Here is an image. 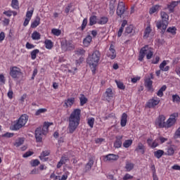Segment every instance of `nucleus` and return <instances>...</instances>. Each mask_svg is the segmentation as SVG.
Listing matches in <instances>:
<instances>
[{
    "instance_id": "nucleus-14",
    "label": "nucleus",
    "mask_w": 180,
    "mask_h": 180,
    "mask_svg": "<svg viewBox=\"0 0 180 180\" xmlns=\"http://www.w3.org/2000/svg\"><path fill=\"white\" fill-rule=\"evenodd\" d=\"M135 151L136 153H141V154H144L146 153V146L142 144L141 142H139L135 149Z\"/></svg>"
},
{
    "instance_id": "nucleus-64",
    "label": "nucleus",
    "mask_w": 180,
    "mask_h": 180,
    "mask_svg": "<svg viewBox=\"0 0 180 180\" xmlns=\"http://www.w3.org/2000/svg\"><path fill=\"white\" fill-rule=\"evenodd\" d=\"M0 82L5 84V76L4 75H0Z\"/></svg>"
},
{
    "instance_id": "nucleus-53",
    "label": "nucleus",
    "mask_w": 180,
    "mask_h": 180,
    "mask_svg": "<svg viewBox=\"0 0 180 180\" xmlns=\"http://www.w3.org/2000/svg\"><path fill=\"white\" fill-rule=\"evenodd\" d=\"M60 161L62 162V164H65L67 162L70 161V159L67 156H63L60 158Z\"/></svg>"
},
{
    "instance_id": "nucleus-10",
    "label": "nucleus",
    "mask_w": 180,
    "mask_h": 180,
    "mask_svg": "<svg viewBox=\"0 0 180 180\" xmlns=\"http://www.w3.org/2000/svg\"><path fill=\"white\" fill-rule=\"evenodd\" d=\"M155 124L159 127V129H164L165 128V126L167 124V122H165V116L161 115H159V117L155 120Z\"/></svg>"
},
{
    "instance_id": "nucleus-15",
    "label": "nucleus",
    "mask_w": 180,
    "mask_h": 180,
    "mask_svg": "<svg viewBox=\"0 0 180 180\" xmlns=\"http://www.w3.org/2000/svg\"><path fill=\"white\" fill-rule=\"evenodd\" d=\"M123 139V136H116V140L114 142L115 148H120L122 147V140Z\"/></svg>"
},
{
    "instance_id": "nucleus-47",
    "label": "nucleus",
    "mask_w": 180,
    "mask_h": 180,
    "mask_svg": "<svg viewBox=\"0 0 180 180\" xmlns=\"http://www.w3.org/2000/svg\"><path fill=\"white\" fill-rule=\"evenodd\" d=\"M30 165L32 167H37V166L40 165V161H39V160H37V159L32 160L30 162Z\"/></svg>"
},
{
    "instance_id": "nucleus-20",
    "label": "nucleus",
    "mask_w": 180,
    "mask_h": 180,
    "mask_svg": "<svg viewBox=\"0 0 180 180\" xmlns=\"http://www.w3.org/2000/svg\"><path fill=\"white\" fill-rule=\"evenodd\" d=\"M127 124V114L124 112L121 117L120 125L122 127H124Z\"/></svg>"
},
{
    "instance_id": "nucleus-29",
    "label": "nucleus",
    "mask_w": 180,
    "mask_h": 180,
    "mask_svg": "<svg viewBox=\"0 0 180 180\" xmlns=\"http://www.w3.org/2000/svg\"><path fill=\"white\" fill-rule=\"evenodd\" d=\"M167 91V85H163L157 92L158 96L160 98H162L164 96V92Z\"/></svg>"
},
{
    "instance_id": "nucleus-37",
    "label": "nucleus",
    "mask_w": 180,
    "mask_h": 180,
    "mask_svg": "<svg viewBox=\"0 0 180 180\" xmlns=\"http://www.w3.org/2000/svg\"><path fill=\"white\" fill-rule=\"evenodd\" d=\"M40 53V51L39 49H34L31 52V58L32 60H36V58L37 57V54Z\"/></svg>"
},
{
    "instance_id": "nucleus-5",
    "label": "nucleus",
    "mask_w": 180,
    "mask_h": 180,
    "mask_svg": "<svg viewBox=\"0 0 180 180\" xmlns=\"http://www.w3.org/2000/svg\"><path fill=\"white\" fill-rule=\"evenodd\" d=\"M28 120L29 116H27V115H22L17 120L16 123H15L13 126L11 128V130H19L22 129V127H23L26 124V123H27Z\"/></svg>"
},
{
    "instance_id": "nucleus-24",
    "label": "nucleus",
    "mask_w": 180,
    "mask_h": 180,
    "mask_svg": "<svg viewBox=\"0 0 180 180\" xmlns=\"http://www.w3.org/2000/svg\"><path fill=\"white\" fill-rule=\"evenodd\" d=\"M94 166V159L91 158L89 160L88 163L85 166V172H88V171H91V169Z\"/></svg>"
},
{
    "instance_id": "nucleus-40",
    "label": "nucleus",
    "mask_w": 180,
    "mask_h": 180,
    "mask_svg": "<svg viewBox=\"0 0 180 180\" xmlns=\"http://www.w3.org/2000/svg\"><path fill=\"white\" fill-rule=\"evenodd\" d=\"M133 168H134V164L133 163L127 162L125 165V169H127V172H130V171H131Z\"/></svg>"
},
{
    "instance_id": "nucleus-27",
    "label": "nucleus",
    "mask_w": 180,
    "mask_h": 180,
    "mask_svg": "<svg viewBox=\"0 0 180 180\" xmlns=\"http://www.w3.org/2000/svg\"><path fill=\"white\" fill-rule=\"evenodd\" d=\"M39 25H40V17L37 16L35 20L31 24V27L32 29H34L37 27Z\"/></svg>"
},
{
    "instance_id": "nucleus-61",
    "label": "nucleus",
    "mask_w": 180,
    "mask_h": 180,
    "mask_svg": "<svg viewBox=\"0 0 180 180\" xmlns=\"http://www.w3.org/2000/svg\"><path fill=\"white\" fill-rule=\"evenodd\" d=\"M4 40H5V32H1L0 33V43H2V41H4Z\"/></svg>"
},
{
    "instance_id": "nucleus-8",
    "label": "nucleus",
    "mask_w": 180,
    "mask_h": 180,
    "mask_svg": "<svg viewBox=\"0 0 180 180\" xmlns=\"http://www.w3.org/2000/svg\"><path fill=\"white\" fill-rule=\"evenodd\" d=\"M10 75L13 79L19 78L22 75V70L20 68L13 66L10 68Z\"/></svg>"
},
{
    "instance_id": "nucleus-23",
    "label": "nucleus",
    "mask_w": 180,
    "mask_h": 180,
    "mask_svg": "<svg viewBox=\"0 0 180 180\" xmlns=\"http://www.w3.org/2000/svg\"><path fill=\"white\" fill-rule=\"evenodd\" d=\"M91 41H92V37L91 35H87L83 40V44L85 47H88V46L91 44Z\"/></svg>"
},
{
    "instance_id": "nucleus-2",
    "label": "nucleus",
    "mask_w": 180,
    "mask_h": 180,
    "mask_svg": "<svg viewBox=\"0 0 180 180\" xmlns=\"http://www.w3.org/2000/svg\"><path fill=\"white\" fill-rule=\"evenodd\" d=\"M101 60V52L96 50L91 55H89L87 58V63L90 65V68L94 75L96 74V67Z\"/></svg>"
},
{
    "instance_id": "nucleus-56",
    "label": "nucleus",
    "mask_w": 180,
    "mask_h": 180,
    "mask_svg": "<svg viewBox=\"0 0 180 180\" xmlns=\"http://www.w3.org/2000/svg\"><path fill=\"white\" fill-rule=\"evenodd\" d=\"M34 153L32 151H27L26 152L22 157L24 158H27V157H30V155H33Z\"/></svg>"
},
{
    "instance_id": "nucleus-58",
    "label": "nucleus",
    "mask_w": 180,
    "mask_h": 180,
    "mask_svg": "<svg viewBox=\"0 0 180 180\" xmlns=\"http://www.w3.org/2000/svg\"><path fill=\"white\" fill-rule=\"evenodd\" d=\"M2 137H7V139L13 137V133L6 132V134L2 135Z\"/></svg>"
},
{
    "instance_id": "nucleus-21",
    "label": "nucleus",
    "mask_w": 180,
    "mask_h": 180,
    "mask_svg": "<svg viewBox=\"0 0 180 180\" xmlns=\"http://www.w3.org/2000/svg\"><path fill=\"white\" fill-rule=\"evenodd\" d=\"M74 102H75V98L72 97L68 98L65 101V104L63 106H65V108H69V106L71 107L72 105H74Z\"/></svg>"
},
{
    "instance_id": "nucleus-9",
    "label": "nucleus",
    "mask_w": 180,
    "mask_h": 180,
    "mask_svg": "<svg viewBox=\"0 0 180 180\" xmlns=\"http://www.w3.org/2000/svg\"><path fill=\"white\" fill-rule=\"evenodd\" d=\"M150 50L151 48L148 47V45H146L145 46L142 47L139 52V60L143 61V60H144V57H146V55H148Z\"/></svg>"
},
{
    "instance_id": "nucleus-6",
    "label": "nucleus",
    "mask_w": 180,
    "mask_h": 180,
    "mask_svg": "<svg viewBox=\"0 0 180 180\" xmlns=\"http://www.w3.org/2000/svg\"><path fill=\"white\" fill-rule=\"evenodd\" d=\"M61 49L63 51H71L74 50V44L72 41H67V39H62L60 41Z\"/></svg>"
},
{
    "instance_id": "nucleus-59",
    "label": "nucleus",
    "mask_w": 180,
    "mask_h": 180,
    "mask_svg": "<svg viewBox=\"0 0 180 180\" xmlns=\"http://www.w3.org/2000/svg\"><path fill=\"white\" fill-rule=\"evenodd\" d=\"M129 179H133V176L130 175L129 174H126L123 177V180H129Z\"/></svg>"
},
{
    "instance_id": "nucleus-50",
    "label": "nucleus",
    "mask_w": 180,
    "mask_h": 180,
    "mask_svg": "<svg viewBox=\"0 0 180 180\" xmlns=\"http://www.w3.org/2000/svg\"><path fill=\"white\" fill-rule=\"evenodd\" d=\"M45 112H47V109L40 108L37 110V112H35V115L39 116V115H41V113H45Z\"/></svg>"
},
{
    "instance_id": "nucleus-43",
    "label": "nucleus",
    "mask_w": 180,
    "mask_h": 180,
    "mask_svg": "<svg viewBox=\"0 0 180 180\" xmlns=\"http://www.w3.org/2000/svg\"><path fill=\"white\" fill-rule=\"evenodd\" d=\"M95 123V118L90 117L87 120V124H89V127L92 129L94 127V124Z\"/></svg>"
},
{
    "instance_id": "nucleus-54",
    "label": "nucleus",
    "mask_w": 180,
    "mask_h": 180,
    "mask_svg": "<svg viewBox=\"0 0 180 180\" xmlns=\"http://www.w3.org/2000/svg\"><path fill=\"white\" fill-rule=\"evenodd\" d=\"M172 100H173V102H180V97L176 94L173 95Z\"/></svg>"
},
{
    "instance_id": "nucleus-52",
    "label": "nucleus",
    "mask_w": 180,
    "mask_h": 180,
    "mask_svg": "<svg viewBox=\"0 0 180 180\" xmlns=\"http://www.w3.org/2000/svg\"><path fill=\"white\" fill-rule=\"evenodd\" d=\"M153 56H154V52L150 49L146 55L147 60H151V58H153Z\"/></svg>"
},
{
    "instance_id": "nucleus-19",
    "label": "nucleus",
    "mask_w": 180,
    "mask_h": 180,
    "mask_svg": "<svg viewBox=\"0 0 180 180\" xmlns=\"http://www.w3.org/2000/svg\"><path fill=\"white\" fill-rule=\"evenodd\" d=\"M147 143H148V146H150V147L151 148H155L156 147H158V146H159V144H158V139H156V140H155L153 142V139H148L147 140Z\"/></svg>"
},
{
    "instance_id": "nucleus-30",
    "label": "nucleus",
    "mask_w": 180,
    "mask_h": 180,
    "mask_svg": "<svg viewBox=\"0 0 180 180\" xmlns=\"http://www.w3.org/2000/svg\"><path fill=\"white\" fill-rule=\"evenodd\" d=\"M45 47L46 49H48V50H51L53 49V41L50 39H46L44 41Z\"/></svg>"
},
{
    "instance_id": "nucleus-48",
    "label": "nucleus",
    "mask_w": 180,
    "mask_h": 180,
    "mask_svg": "<svg viewBox=\"0 0 180 180\" xmlns=\"http://www.w3.org/2000/svg\"><path fill=\"white\" fill-rule=\"evenodd\" d=\"M88 25V18H84L83 20L82 26H81V30L84 31L85 30V28L86 27V25Z\"/></svg>"
},
{
    "instance_id": "nucleus-63",
    "label": "nucleus",
    "mask_w": 180,
    "mask_h": 180,
    "mask_svg": "<svg viewBox=\"0 0 180 180\" xmlns=\"http://www.w3.org/2000/svg\"><path fill=\"white\" fill-rule=\"evenodd\" d=\"M29 22H30V18H25L23 23V26H27L29 25Z\"/></svg>"
},
{
    "instance_id": "nucleus-42",
    "label": "nucleus",
    "mask_w": 180,
    "mask_h": 180,
    "mask_svg": "<svg viewBox=\"0 0 180 180\" xmlns=\"http://www.w3.org/2000/svg\"><path fill=\"white\" fill-rule=\"evenodd\" d=\"M115 83L117 84V88H119V89L124 90L126 89V86H124L123 82L115 80Z\"/></svg>"
},
{
    "instance_id": "nucleus-44",
    "label": "nucleus",
    "mask_w": 180,
    "mask_h": 180,
    "mask_svg": "<svg viewBox=\"0 0 180 180\" xmlns=\"http://www.w3.org/2000/svg\"><path fill=\"white\" fill-rule=\"evenodd\" d=\"M11 6H12V8H13V9H18L19 8V1L18 0H12Z\"/></svg>"
},
{
    "instance_id": "nucleus-36",
    "label": "nucleus",
    "mask_w": 180,
    "mask_h": 180,
    "mask_svg": "<svg viewBox=\"0 0 180 180\" xmlns=\"http://www.w3.org/2000/svg\"><path fill=\"white\" fill-rule=\"evenodd\" d=\"M132 144H133L132 139L125 140L124 142L123 143V147H124V148H129V147H130V146H131Z\"/></svg>"
},
{
    "instance_id": "nucleus-60",
    "label": "nucleus",
    "mask_w": 180,
    "mask_h": 180,
    "mask_svg": "<svg viewBox=\"0 0 180 180\" xmlns=\"http://www.w3.org/2000/svg\"><path fill=\"white\" fill-rule=\"evenodd\" d=\"M71 8H72V4H69L68 6H67L65 8V13H70V11L71 10Z\"/></svg>"
},
{
    "instance_id": "nucleus-55",
    "label": "nucleus",
    "mask_w": 180,
    "mask_h": 180,
    "mask_svg": "<svg viewBox=\"0 0 180 180\" xmlns=\"http://www.w3.org/2000/svg\"><path fill=\"white\" fill-rule=\"evenodd\" d=\"M32 16H33V10L27 11L26 18L28 19H32Z\"/></svg>"
},
{
    "instance_id": "nucleus-35",
    "label": "nucleus",
    "mask_w": 180,
    "mask_h": 180,
    "mask_svg": "<svg viewBox=\"0 0 180 180\" xmlns=\"http://www.w3.org/2000/svg\"><path fill=\"white\" fill-rule=\"evenodd\" d=\"M164 155V150H158L157 151L154 152V156L159 160Z\"/></svg>"
},
{
    "instance_id": "nucleus-22",
    "label": "nucleus",
    "mask_w": 180,
    "mask_h": 180,
    "mask_svg": "<svg viewBox=\"0 0 180 180\" xmlns=\"http://www.w3.org/2000/svg\"><path fill=\"white\" fill-rule=\"evenodd\" d=\"M109 50L111 54L109 55L108 57H110L111 60H115V58H116V50H115V46H113V44L110 45Z\"/></svg>"
},
{
    "instance_id": "nucleus-4",
    "label": "nucleus",
    "mask_w": 180,
    "mask_h": 180,
    "mask_svg": "<svg viewBox=\"0 0 180 180\" xmlns=\"http://www.w3.org/2000/svg\"><path fill=\"white\" fill-rule=\"evenodd\" d=\"M160 15L162 20L158 21L156 26L158 29H161V27H162L160 33L164 34L165 33V30H167V27H168V20H169V16L165 11H162L160 13Z\"/></svg>"
},
{
    "instance_id": "nucleus-3",
    "label": "nucleus",
    "mask_w": 180,
    "mask_h": 180,
    "mask_svg": "<svg viewBox=\"0 0 180 180\" xmlns=\"http://www.w3.org/2000/svg\"><path fill=\"white\" fill-rule=\"evenodd\" d=\"M50 122L44 123L43 127H38L35 130V139L37 143H41L43 141V136H46L49 133V127H50Z\"/></svg>"
},
{
    "instance_id": "nucleus-18",
    "label": "nucleus",
    "mask_w": 180,
    "mask_h": 180,
    "mask_svg": "<svg viewBox=\"0 0 180 180\" xmlns=\"http://www.w3.org/2000/svg\"><path fill=\"white\" fill-rule=\"evenodd\" d=\"M178 4H179V1H172L170 4L167 5V9H169L170 13L174 12V9L176 6H178Z\"/></svg>"
},
{
    "instance_id": "nucleus-26",
    "label": "nucleus",
    "mask_w": 180,
    "mask_h": 180,
    "mask_svg": "<svg viewBox=\"0 0 180 180\" xmlns=\"http://www.w3.org/2000/svg\"><path fill=\"white\" fill-rule=\"evenodd\" d=\"M48 155H50V151L45 150V151H43L41 153V155L39 156V158L42 161H47L49 160V158H46V157H47Z\"/></svg>"
},
{
    "instance_id": "nucleus-28",
    "label": "nucleus",
    "mask_w": 180,
    "mask_h": 180,
    "mask_svg": "<svg viewBox=\"0 0 180 180\" xmlns=\"http://www.w3.org/2000/svg\"><path fill=\"white\" fill-rule=\"evenodd\" d=\"M167 65V60H163L162 63L160 65V71H169V66H166Z\"/></svg>"
},
{
    "instance_id": "nucleus-57",
    "label": "nucleus",
    "mask_w": 180,
    "mask_h": 180,
    "mask_svg": "<svg viewBox=\"0 0 180 180\" xmlns=\"http://www.w3.org/2000/svg\"><path fill=\"white\" fill-rule=\"evenodd\" d=\"M76 54L77 56H83V54H85V50H84V49H78L76 51Z\"/></svg>"
},
{
    "instance_id": "nucleus-7",
    "label": "nucleus",
    "mask_w": 180,
    "mask_h": 180,
    "mask_svg": "<svg viewBox=\"0 0 180 180\" xmlns=\"http://www.w3.org/2000/svg\"><path fill=\"white\" fill-rule=\"evenodd\" d=\"M178 112H174L172 114L166 122L165 129H169V127H172V126L176 123V117H178Z\"/></svg>"
},
{
    "instance_id": "nucleus-11",
    "label": "nucleus",
    "mask_w": 180,
    "mask_h": 180,
    "mask_svg": "<svg viewBox=\"0 0 180 180\" xmlns=\"http://www.w3.org/2000/svg\"><path fill=\"white\" fill-rule=\"evenodd\" d=\"M126 12V6H124V3L120 2L117 6V16H120V18H122V15Z\"/></svg>"
},
{
    "instance_id": "nucleus-25",
    "label": "nucleus",
    "mask_w": 180,
    "mask_h": 180,
    "mask_svg": "<svg viewBox=\"0 0 180 180\" xmlns=\"http://www.w3.org/2000/svg\"><path fill=\"white\" fill-rule=\"evenodd\" d=\"M116 3V0H110L109 4L110 9V15H113L115 13V4Z\"/></svg>"
},
{
    "instance_id": "nucleus-16",
    "label": "nucleus",
    "mask_w": 180,
    "mask_h": 180,
    "mask_svg": "<svg viewBox=\"0 0 180 180\" xmlns=\"http://www.w3.org/2000/svg\"><path fill=\"white\" fill-rule=\"evenodd\" d=\"M105 157V161H116L119 160V155L115 154H108Z\"/></svg>"
},
{
    "instance_id": "nucleus-17",
    "label": "nucleus",
    "mask_w": 180,
    "mask_h": 180,
    "mask_svg": "<svg viewBox=\"0 0 180 180\" xmlns=\"http://www.w3.org/2000/svg\"><path fill=\"white\" fill-rule=\"evenodd\" d=\"M105 99L106 101H110L112 98H113V91H112V89L108 88L106 89L105 92Z\"/></svg>"
},
{
    "instance_id": "nucleus-33",
    "label": "nucleus",
    "mask_w": 180,
    "mask_h": 180,
    "mask_svg": "<svg viewBox=\"0 0 180 180\" xmlns=\"http://www.w3.org/2000/svg\"><path fill=\"white\" fill-rule=\"evenodd\" d=\"M80 101V106H84L86 102H88V98L85 96L84 94H81V96L79 98Z\"/></svg>"
},
{
    "instance_id": "nucleus-31",
    "label": "nucleus",
    "mask_w": 180,
    "mask_h": 180,
    "mask_svg": "<svg viewBox=\"0 0 180 180\" xmlns=\"http://www.w3.org/2000/svg\"><path fill=\"white\" fill-rule=\"evenodd\" d=\"M150 33L151 27L150 26H148L144 31L143 39H148Z\"/></svg>"
},
{
    "instance_id": "nucleus-45",
    "label": "nucleus",
    "mask_w": 180,
    "mask_h": 180,
    "mask_svg": "<svg viewBox=\"0 0 180 180\" xmlns=\"http://www.w3.org/2000/svg\"><path fill=\"white\" fill-rule=\"evenodd\" d=\"M167 33H171L172 34H176V27H169L167 30Z\"/></svg>"
},
{
    "instance_id": "nucleus-46",
    "label": "nucleus",
    "mask_w": 180,
    "mask_h": 180,
    "mask_svg": "<svg viewBox=\"0 0 180 180\" xmlns=\"http://www.w3.org/2000/svg\"><path fill=\"white\" fill-rule=\"evenodd\" d=\"M23 143H25V139L20 138L18 140L15 141V146H16V147H20V146H22Z\"/></svg>"
},
{
    "instance_id": "nucleus-41",
    "label": "nucleus",
    "mask_w": 180,
    "mask_h": 180,
    "mask_svg": "<svg viewBox=\"0 0 180 180\" xmlns=\"http://www.w3.org/2000/svg\"><path fill=\"white\" fill-rule=\"evenodd\" d=\"M109 19L107 17H102L99 21H98V25H106Z\"/></svg>"
},
{
    "instance_id": "nucleus-34",
    "label": "nucleus",
    "mask_w": 180,
    "mask_h": 180,
    "mask_svg": "<svg viewBox=\"0 0 180 180\" xmlns=\"http://www.w3.org/2000/svg\"><path fill=\"white\" fill-rule=\"evenodd\" d=\"M41 37V35L40 34V33L37 32V31H34L32 34V40H40Z\"/></svg>"
},
{
    "instance_id": "nucleus-38",
    "label": "nucleus",
    "mask_w": 180,
    "mask_h": 180,
    "mask_svg": "<svg viewBox=\"0 0 180 180\" xmlns=\"http://www.w3.org/2000/svg\"><path fill=\"white\" fill-rule=\"evenodd\" d=\"M133 29H134V27L131 25H130L129 26L127 27L124 34L125 36H127V34H130V33L133 32Z\"/></svg>"
},
{
    "instance_id": "nucleus-12",
    "label": "nucleus",
    "mask_w": 180,
    "mask_h": 180,
    "mask_svg": "<svg viewBox=\"0 0 180 180\" xmlns=\"http://www.w3.org/2000/svg\"><path fill=\"white\" fill-rule=\"evenodd\" d=\"M160 100L157 97H153L152 99H150L148 102L146 103L147 108H155L158 103H160Z\"/></svg>"
},
{
    "instance_id": "nucleus-32",
    "label": "nucleus",
    "mask_w": 180,
    "mask_h": 180,
    "mask_svg": "<svg viewBox=\"0 0 180 180\" xmlns=\"http://www.w3.org/2000/svg\"><path fill=\"white\" fill-rule=\"evenodd\" d=\"M96 15H91L89 18V26H94V25H96Z\"/></svg>"
},
{
    "instance_id": "nucleus-51",
    "label": "nucleus",
    "mask_w": 180,
    "mask_h": 180,
    "mask_svg": "<svg viewBox=\"0 0 180 180\" xmlns=\"http://www.w3.org/2000/svg\"><path fill=\"white\" fill-rule=\"evenodd\" d=\"M174 153H175L174 148H172V146L167 148V155H174Z\"/></svg>"
},
{
    "instance_id": "nucleus-49",
    "label": "nucleus",
    "mask_w": 180,
    "mask_h": 180,
    "mask_svg": "<svg viewBox=\"0 0 180 180\" xmlns=\"http://www.w3.org/2000/svg\"><path fill=\"white\" fill-rule=\"evenodd\" d=\"M51 33H53L54 36H60V34H61V30L53 28L51 30Z\"/></svg>"
},
{
    "instance_id": "nucleus-62",
    "label": "nucleus",
    "mask_w": 180,
    "mask_h": 180,
    "mask_svg": "<svg viewBox=\"0 0 180 180\" xmlns=\"http://www.w3.org/2000/svg\"><path fill=\"white\" fill-rule=\"evenodd\" d=\"M25 46H26V49H34V45H33L29 42H27Z\"/></svg>"
},
{
    "instance_id": "nucleus-39",
    "label": "nucleus",
    "mask_w": 180,
    "mask_h": 180,
    "mask_svg": "<svg viewBox=\"0 0 180 180\" xmlns=\"http://www.w3.org/2000/svg\"><path fill=\"white\" fill-rule=\"evenodd\" d=\"M160 8V6L155 5V6H153L149 10L150 15H153V13H155Z\"/></svg>"
},
{
    "instance_id": "nucleus-13",
    "label": "nucleus",
    "mask_w": 180,
    "mask_h": 180,
    "mask_svg": "<svg viewBox=\"0 0 180 180\" xmlns=\"http://www.w3.org/2000/svg\"><path fill=\"white\" fill-rule=\"evenodd\" d=\"M145 86L148 92H154V88H153V80L148 78L145 80Z\"/></svg>"
},
{
    "instance_id": "nucleus-1",
    "label": "nucleus",
    "mask_w": 180,
    "mask_h": 180,
    "mask_svg": "<svg viewBox=\"0 0 180 180\" xmlns=\"http://www.w3.org/2000/svg\"><path fill=\"white\" fill-rule=\"evenodd\" d=\"M81 122V110L79 108L75 109L69 117L68 130L70 134H72L79 126Z\"/></svg>"
}]
</instances>
